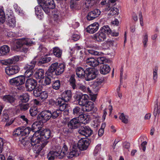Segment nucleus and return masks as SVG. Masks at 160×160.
I'll list each match as a JSON object with an SVG mask.
<instances>
[{
	"label": "nucleus",
	"mask_w": 160,
	"mask_h": 160,
	"mask_svg": "<svg viewBox=\"0 0 160 160\" xmlns=\"http://www.w3.org/2000/svg\"><path fill=\"white\" fill-rule=\"evenodd\" d=\"M34 44V42L31 39L28 38H22L18 39L16 42L15 50L17 51L23 52L26 53L28 51V48L24 47V45L31 46Z\"/></svg>",
	"instance_id": "obj_1"
},
{
	"label": "nucleus",
	"mask_w": 160,
	"mask_h": 160,
	"mask_svg": "<svg viewBox=\"0 0 160 160\" xmlns=\"http://www.w3.org/2000/svg\"><path fill=\"white\" fill-rule=\"evenodd\" d=\"M40 133L44 142H46L47 144L48 142L47 140L50 138L51 136V132L50 130L48 129H45L41 131Z\"/></svg>",
	"instance_id": "obj_16"
},
{
	"label": "nucleus",
	"mask_w": 160,
	"mask_h": 160,
	"mask_svg": "<svg viewBox=\"0 0 160 160\" xmlns=\"http://www.w3.org/2000/svg\"><path fill=\"white\" fill-rule=\"evenodd\" d=\"M80 124L78 117H77L72 119L68 123V126L69 128L74 129L79 127Z\"/></svg>",
	"instance_id": "obj_14"
},
{
	"label": "nucleus",
	"mask_w": 160,
	"mask_h": 160,
	"mask_svg": "<svg viewBox=\"0 0 160 160\" xmlns=\"http://www.w3.org/2000/svg\"><path fill=\"white\" fill-rule=\"evenodd\" d=\"M31 130L30 128L29 127L25 128L23 130H22V137L28 134L30 132Z\"/></svg>",
	"instance_id": "obj_59"
},
{
	"label": "nucleus",
	"mask_w": 160,
	"mask_h": 160,
	"mask_svg": "<svg viewBox=\"0 0 160 160\" xmlns=\"http://www.w3.org/2000/svg\"><path fill=\"white\" fill-rule=\"evenodd\" d=\"M9 47L7 45H4L0 47V56L5 55L9 53Z\"/></svg>",
	"instance_id": "obj_29"
},
{
	"label": "nucleus",
	"mask_w": 160,
	"mask_h": 160,
	"mask_svg": "<svg viewBox=\"0 0 160 160\" xmlns=\"http://www.w3.org/2000/svg\"><path fill=\"white\" fill-rule=\"evenodd\" d=\"M112 4H109L106 7V10L107 11L110 10V13H109V14L112 15L118 14L119 13L118 9L117 8H112Z\"/></svg>",
	"instance_id": "obj_26"
},
{
	"label": "nucleus",
	"mask_w": 160,
	"mask_h": 160,
	"mask_svg": "<svg viewBox=\"0 0 160 160\" xmlns=\"http://www.w3.org/2000/svg\"><path fill=\"white\" fill-rule=\"evenodd\" d=\"M101 11L98 9H95L88 13L87 16L88 20L90 21L98 17L101 14Z\"/></svg>",
	"instance_id": "obj_13"
},
{
	"label": "nucleus",
	"mask_w": 160,
	"mask_h": 160,
	"mask_svg": "<svg viewBox=\"0 0 160 160\" xmlns=\"http://www.w3.org/2000/svg\"><path fill=\"white\" fill-rule=\"evenodd\" d=\"M30 113L32 116H34L36 115L38 113V111L37 107H32L29 110Z\"/></svg>",
	"instance_id": "obj_43"
},
{
	"label": "nucleus",
	"mask_w": 160,
	"mask_h": 160,
	"mask_svg": "<svg viewBox=\"0 0 160 160\" xmlns=\"http://www.w3.org/2000/svg\"><path fill=\"white\" fill-rule=\"evenodd\" d=\"M1 62L2 64L5 65H9L13 63L11 58L2 60Z\"/></svg>",
	"instance_id": "obj_55"
},
{
	"label": "nucleus",
	"mask_w": 160,
	"mask_h": 160,
	"mask_svg": "<svg viewBox=\"0 0 160 160\" xmlns=\"http://www.w3.org/2000/svg\"><path fill=\"white\" fill-rule=\"evenodd\" d=\"M78 88L82 90V91L87 92H91V91L90 90L89 88L88 87L87 88L85 86H84L82 85V84H80V85L79 86Z\"/></svg>",
	"instance_id": "obj_56"
},
{
	"label": "nucleus",
	"mask_w": 160,
	"mask_h": 160,
	"mask_svg": "<svg viewBox=\"0 0 160 160\" xmlns=\"http://www.w3.org/2000/svg\"><path fill=\"white\" fill-rule=\"evenodd\" d=\"M20 68L17 65H15L13 66H10L9 67H7L5 70H19Z\"/></svg>",
	"instance_id": "obj_61"
},
{
	"label": "nucleus",
	"mask_w": 160,
	"mask_h": 160,
	"mask_svg": "<svg viewBox=\"0 0 160 160\" xmlns=\"http://www.w3.org/2000/svg\"><path fill=\"white\" fill-rule=\"evenodd\" d=\"M78 145L80 150H86L89 144V140L87 138H83L80 139L78 142Z\"/></svg>",
	"instance_id": "obj_10"
},
{
	"label": "nucleus",
	"mask_w": 160,
	"mask_h": 160,
	"mask_svg": "<svg viewBox=\"0 0 160 160\" xmlns=\"http://www.w3.org/2000/svg\"><path fill=\"white\" fill-rule=\"evenodd\" d=\"M60 82L59 80L55 81L52 84V88L54 89L58 90L60 87Z\"/></svg>",
	"instance_id": "obj_44"
},
{
	"label": "nucleus",
	"mask_w": 160,
	"mask_h": 160,
	"mask_svg": "<svg viewBox=\"0 0 160 160\" xmlns=\"http://www.w3.org/2000/svg\"><path fill=\"white\" fill-rule=\"evenodd\" d=\"M51 60V58L50 57H48L46 56H45V57L42 58L40 59L38 64L39 65H40L42 64L48 62Z\"/></svg>",
	"instance_id": "obj_37"
},
{
	"label": "nucleus",
	"mask_w": 160,
	"mask_h": 160,
	"mask_svg": "<svg viewBox=\"0 0 160 160\" xmlns=\"http://www.w3.org/2000/svg\"><path fill=\"white\" fill-rule=\"evenodd\" d=\"M77 76L80 78H83L86 76V72L84 71H76Z\"/></svg>",
	"instance_id": "obj_51"
},
{
	"label": "nucleus",
	"mask_w": 160,
	"mask_h": 160,
	"mask_svg": "<svg viewBox=\"0 0 160 160\" xmlns=\"http://www.w3.org/2000/svg\"><path fill=\"white\" fill-rule=\"evenodd\" d=\"M19 141L22 146L26 149L29 148L31 146V142L28 140V138L24 136L20 137Z\"/></svg>",
	"instance_id": "obj_21"
},
{
	"label": "nucleus",
	"mask_w": 160,
	"mask_h": 160,
	"mask_svg": "<svg viewBox=\"0 0 160 160\" xmlns=\"http://www.w3.org/2000/svg\"><path fill=\"white\" fill-rule=\"evenodd\" d=\"M53 19L57 22L59 23L61 21L60 14L59 13L54 14L53 15Z\"/></svg>",
	"instance_id": "obj_60"
},
{
	"label": "nucleus",
	"mask_w": 160,
	"mask_h": 160,
	"mask_svg": "<svg viewBox=\"0 0 160 160\" xmlns=\"http://www.w3.org/2000/svg\"><path fill=\"white\" fill-rule=\"evenodd\" d=\"M25 81L24 77L21 75L10 79L9 83L11 85L18 86L23 84Z\"/></svg>",
	"instance_id": "obj_8"
},
{
	"label": "nucleus",
	"mask_w": 160,
	"mask_h": 160,
	"mask_svg": "<svg viewBox=\"0 0 160 160\" xmlns=\"http://www.w3.org/2000/svg\"><path fill=\"white\" fill-rule=\"evenodd\" d=\"M100 32L103 33H107L108 34H109L111 32V30L108 25L104 26L102 27L99 30Z\"/></svg>",
	"instance_id": "obj_42"
},
{
	"label": "nucleus",
	"mask_w": 160,
	"mask_h": 160,
	"mask_svg": "<svg viewBox=\"0 0 160 160\" xmlns=\"http://www.w3.org/2000/svg\"><path fill=\"white\" fill-rule=\"evenodd\" d=\"M63 71H47L46 72V75L50 77H53L54 74L56 76L61 74Z\"/></svg>",
	"instance_id": "obj_33"
},
{
	"label": "nucleus",
	"mask_w": 160,
	"mask_h": 160,
	"mask_svg": "<svg viewBox=\"0 0 160 160\" xmlns=\"http://www.w3.org/2000/svg\"><path fill=\"white\" fill-rule=\"evenodd\" d=\"M78 117L81 124H86L88 123L91 119L90 115L87 114H82Z\"/></svg>",
	"instance_id": "obj_20"
},
{
	"label": "nucleus",
	"mask_w": 160,
	"mask_h": 160,
	"mask_svg": "<svg viewBox=\"0 0 160 160\" xmlns=\"http://www.w3.org/2000/svg\"><path fill=\"white\" fill-rule=\"evenodd\" d=\"M99 26L98 22H96L92 24L86 28V31L90 33H93L98 31Z\"/></svg>",
	"instance_id": "obj_17"
},
{
	"label": "nucleus",
	"mask_w": 160,
	"mask_h": 160,
	"mask_svg": "<svg viewBox=\"0 0 160 160\" xmlns=\"http://www.w3.org/2000/svg\"><path fill=\"white\" fill-rule=\"evenodd\" d=\"M33 77L37 79L43 78L44 72V71H33Z\"/></svg>",
	"instance_id": "obj_32"
},
{
	"label": "nucleus",
	"mask_w": 160,
	"mask_h": 160,
	"mask_svg": "<svg viewBox=\"0 0 160 160\" xmlns=\"http://www.w3.org/2000/svg\"><path fill=\"white\" fill-rule=\"evenodd\" d=\"M73 114L75 116L81 115L82 114V110L79 107L77 106L73 109Z\"/></svg>",
	"instance_id": "obj_41"
},
{
	"label": "nucleus",
	"mask_w": 160,
	"mask_h": 160,
	"mask_svg": "<svg viewBox=\"0 0 160 160\" xmlns=\"http://www.w3.org/2000/svg\"><path fill=\"white\" fill-rule=\"evenodd\" d=\"M86 72L87 80L90 81L95 78L98 75L99 71H84Z\"/></svg>",
	"instance_id": "obj_18"
},
{
	"label": "nucleus",
	"mask_w": 160,
	"mask_h": 160,
	"mask_svg": "<svg viewBox=\"0 0 160 160\" xmlns=\"http://www.w3.org/2000/svg\"><path fill=\"white\" fill-rule=\"evenodd\" d=\"M14 7L16 12L19 15L22 16L23 15L24 12L20 7H19L16 4L14 5Z\"/></svg>",
	"instance_id": "obj_45"
},
{
	"label": "nucleus",
	"mask_w": 160,
	"mask_h": 160,
	"mask_svg": "<svg viewBox=\"0 0 160 160\" xmlns=\"http://www.w3.org/2000/svg\"><path fill=\"white\" fill-rule=\"evenodd\" d=\"M61 113L60 111L58 109L54 111L51 112V117L53 118H56L59 116Z\"/></svg>",
	"instance_id": "obj_53"
},
{
	"label": "nucleus",
	"mask_w": 160,
	"mask_h": 160,
	"mask_svg": "<svg viewBox=\"0 0 160 160\" xmlns=\"http://www.w3.org/2000/svg\"><path fill=\"white\" fill-rule=\"evenodd\" d=\"M106 38V35L104 33L99 31L98 32L94 35V39L96 41L101 42L105 40Z\"/></svg>",
	"instance_id": "obj_19"
},
{
	"label": "nucleus",
	"mask_w": 160,
	"mask_h": 160,
	"mask_svg": "<svg viewBox=\"0 0 160 160\" xmlns=\"http://www.w3.org/2000/svg\"><path fill=\"white\" fill-rule=\"evenodd\" d=\"M104 82V79L102 78L97 79L91 86L93 90L96 92L101 87L102 84Z\"/></svg>",
	"instance_id": "obj_15"
},
{
	"label": "nucleus",
	"mask_w": 160,
	"mask_h": 160,
	"mask_svg": "<svg viewBox=\"0 0 160 160\" xmlns=\"http://www.w3.org/2000/svg\"><path fill=\"white\" fill-rule=\"evenodd\" d=\"M119 118L123 122L125 123H128V117L127 116H125L123 113H122L121 114L119 117Z\"/></svg>",
	"instance_id": "obj_46"
},
{
	"label": "nucleus",
	"mask_w": 160,
	"mask_h": 160,
	"mask_svg": "<svg viewBox=\"0 0 160 160\" xmlns=\"http://www.w3.org/2000/svg\"><path fill=\"white\" fill-rule=\"evenodd\" d=\"M81 135L88 137L92 134V131L88 126L81 127L78 131Z\"/></svg>",
	"instance_id": "obj_12"
},
{
	"label": "nucleus",
	"mask_w": 160,
	"mask_h": 160,
	"mask_svg": "<svg viewBox=\"0 0 160 160\" xmlns=\"http://www.w3.org/2000/svg\"><path fill=\"white\" fill-rule=\"evenodd\" d=\"M38 3H40L42 9L47 14L50 12V10L55 7L53 0H37Z\"/></svg>",
	"instance_id": "obj_3"
},
{
	"label": "nucleus",
	"mask_w": 160,
	"mask_h": 160,
	"mask_svg": "<svg viewBox=\"0 0 160 160\" xmlns=\"http://www.w3.org/2000/svg\"><path fill=\"white\" fill-rule=\"evenodd\" d=\"M47 145L46 142H43V143H39L33 145V151L35 153H38L42 150V148Z\"/></svg>",
	"instance_id": "obj_25"
},
{
	"label": "nucleus",
	"mask_w": 160,
	"mask_h": 160,
	"mask_svg": "<svg viewBox=\"0 0 160 160\" xmlns=\"http://www.w3.org/2000/svg\"><path fill=\"white\" fill-rule=\"evenodd\" d=\"M68 105L64 102L59 106L58 110H59L61 112V111H63L65 109L68 108Z\"/></svg>",
	"instance_id": "obj_62"
},
{
	"label": "nucleus",
	"mask_w": 160,
	"mask_h": 160,
	"mask_svg": "<svg viewBox=\"0 0 160 160\" xmlns=\"http://www.w3.org/2000/svg\"><path fill=\"white\" fill-rule=\"evenodd\" d=\"M96 3L95 0H86L84 7L87 9H89L91 8Z\"/></svg>",
	"instance_id": "obj_34"
},
{
	"label": "nucleus",
	"mask_w": 160,
	"mask_h": 160,
	"mask_svg": "<svg viewBox=\"0 0 160 160\" xmlns=\"http://www.w3.org/2000/svg\"><path fill=\"white\" fill-rule=\"evenodd\" d=\"M2 99L4 101L9 102L13 105H16L17 103L16 99L13 96L10 95L4 96Z\"/></svg>",
	"instance_id": "obj_23"
},
{
	"label": "nucleus",
	"mask_w": 160,
	"mask_h": 160,
	"mask_svg": "<svg viewBox=\"0 0 160 160\" xmlns=\"http://www.w3.org/2000/svg\"><path fill=\"white\" fill-rule=\"evenodd\" d=\"M42 123L39 121H37L33 123L32 126V129L33 132L40 133L42 128Z\"/></svg>",
	"instance_id": "obj_24"
},
{
	"label": "nucleus",
	"mask_w": 160,
	"mask_h": 160,
	"mask_svg": "<svg viewBox=\"0 0 160 160\" xmlns=\"http://www.w3.org/2000/svg\"><path fill=\"white\" fill-rule=\"evenodd\" d=\"M65 145L67 148V152L65 153V156H67L68 158H71L73 157H77L78 156L79 154L80 151L79 149L76 144H73L72 146V148L70 150V152H68V147L65 144Z\"/></svg>",
	"instance_id": "obj_4"
},
{
	"label": "nucleus",
	"mask_w": 160,
	"mask_h": 160,
	"mask_svg": "<svg viewBox=\"0 0 160 160\" xmlns=\"http://www.w3.org/2000/svg\"><path fill=\"white\" fill-rule=\"evenodd\" d=\"M44 141L41 138L40 133L38 132H35L33 134L31 139V145H36L39 143H43Z\"/></svg>",
	"instance_id": "obj_9"
},
{
	"label": "nucleus",
	"mask_w": 160,
	"mask_h": 160,
	"mask_svg": "<svg viewBox=\"0 0 160 160\" xmlns=\"http://www.w3.org/2000/svg\"><path fill=\"white\" fill-rule=\"evenodd\" d=\"M130 146V144L128 142H124L123 143V147L125 151L126 152L129 151V148Z\"/></svg>",
	"instance_id": "obj_63"
},
{
	"label": "nucleus",
	"mask_w": 160,
	"mask_h": 160,
	"mask_svg": "<svg viewBox=\"0 0 160 160\" xmlns=\"http://www.w3.org/2000/svg\"><path fill=\"white\" fill-rule=\"evenodd\" d=\"M75 75H72L70 77L69 80V82L70 84L74 89H75L76 88V85L75 84L76 80L75 78Z\"/></svg>",
	"instance_id": "obj_40"
},
{
	"label": "nucleus",
	"mask_w": 160,
	"mask_h": 160,
	"mask_svg": "<svg viewBox=\"0 0 160 160\" xmlns=\"http://www.w3.org/2000/svg\"><path fill=\"white\" fill-rule=\"evenodd\" d=\"M37 84L36 80L32 78L28 79L26 82V88L28 91H31L35 88Z\"/></svg>",
	"instance_id": "obj_11"
},
{
	"label": "nucleus",
	"mask_w": 160,
	"mask_h": 160,
	"mask_svg": "<svg viewBox=\"0 0 160 160\" xmlns=\"http://www.w3.org/2000/svg\"><path fill=\"white\" fill-rule=\"evenodd\" d=\"M53 53L56 57L59 58L61 56L62 50L58 47H55L53 48Z\"/></svg>",
	"instance_id": "obj_39"
},
{
	"label": "nucleus",
	"mask_w": 160,
	"mask_h": 160,
	"mask_svg": "<svg viewBox=\"0 0 160 160\" xmlns=\"http://www.w3.org/2000/svg\"><path fill=\"white\" fill-rule=\"evenodd\" d=\"M20 99L22 102H28L29 100V95L27 93L23 94L21 96Z\"/></svg>",
	"instance_id": "obj_47"
},
{
	"label": "nucleus",
	"mask_w": 160,
	"mask_h": 160,
	"mask_svg": "<svg viewBox=\"0 0 160 160\" xmlns=\"http://www.w3.org/2000/svg\"><path fill=\"white\" fill-rule=\"evenodd\" d=\"M83 106H84V110L88 112L93 109L94 107V104L92 102L88 101Z\"/></svg>",
	"instance_id": "obj_30"
},
{
	"label": "nucleus",
	"mask_w": 160,
	"mask_h": 160,
	"mask_svg": "<svg viewBox=\"0 0 160 160\" xmlns=\"http://www.w3.org/2000/svg\"><path fill=\"white\" fill-rule=\"evenodd\" d=\"M154 112L156 115L160 113V99L158 100L155 104Z\"/></svg>",
	"instance_id": "obj_35"
},
{
	"label": "nucleus",
	"mask_w": 160,
	"mask_h": 160,
	"mask_svg": "<svg viewBox=\"0 0 160 160\" xmlns=\"http://www.w3.org/2000/svg\"><path fill=\"white\" fill-rule=\"evenodd\" d=\"M67 150V148L65 145H63L62 149L59 146H57L54 151H50L49 152L47 158L49 160H53L56 157L62 159L65 156Z\"/></svg>",
	"instance_id": "obj_2"
},
{
	"label": "nucleus",
	"mask_w": 160,
	"mask_h": 160,
	"mask_svg": "<svg viewBox=\"0 0 160 160\" xmlns=\"http://www.w3.org/2000/svg\"><path fill=\"white\" fill-rule=\"evenodd\" d=\"M6 21L8 25L11 27H14L16 25V21L12 11H8L7 13Z\"/></svg>",
	"instance_id": "obj_7"
},
{
	"label": "nucleus",
	"mask_w": 160,
	"mask_h": 160,
	"mask_svg": "<svg viewBox=\"0 0 160 160\" xmlns=\"http://www.w3.org/2000/svg\"><path fill=\"white\" fill-rule=\"evenodd\" d=\"M2 121L3 122H6L8 121L9 120V117L8 114L5 112H3L1 116Z\"/></svg>",
	"instance_id": "obj_52"
},
{
	"label": "nucleus",
	"mask_w": 160,
	"mask_h": 160,
	"mask_svg": "<svg viewBox=\"0 0 160 160\" xmlns=\"http://www.w3.org/2000/svg\"><path fill=\"white\" fill-rule=\"evenodd\" d=\"M5 20V16L4 11L2 9H0V22L3 23Z\"/></svg>",
	"instance_id": "obj_49"
},
{
	"label": "nucleus",
	"mask_w": 160,
	"mask_h": 160,
	"mask_svg": "<svg viewBox=\"0 0 160 160\" xmlns=\"http://www.w3.org/2000/svg\"><path fill=\"white\" fill-rule=\"evenodd\" d=\"M87 64L93 67H96L98 65V62L97 60L93 58H90L87 59L86 61Z\"/></svg>",
	"instance_id": "obj_31"
},
{
	"label": "nucleus",
	"mask_w": 160,
	"mask_h": 160,
	"mask_svg": "<svg viewBox=\"0 0 160 160\" xmlns=\"http://www.w3.org/2000/svg\"><path fill=\"white\" fill-rule=\"evenodd\" d=\"M51 112L49 110H45L42 111L39 114L37 118L43 124L48 120L51 117Z\"/></svg>",
	"instance_id": "obj_5"
},
{
	"label": "nucleus",
	"mask_w": 160,
	"mask_h": 160,
	"mask_svg": "<svg viewBox=\"0 0 160 160\" xmlns=\"http://www.w3.org/2000/svg\"><path fill=\"white\" fill-rule=\"evenodd\" d=\"M76 100L78 102V104L83 106L88 101L89 96L87 94H78L74 97Z\"/></svg>",
	"instance_id": "obj_6"
},
{
	"label": "nucleus",
	"mask_w": 160,
	"mask_h": 160,
	"mask_svg": "<svg viewBox=\"0 0 160 160\" xmlns=\"http://www.w3.org/2000/svg\"><path fill=\"white\" fill-rule=\"evenodd\" d=\"M36 62V61L33 60L29 64L26 65L24 67V69L26 70H32L35 66Z\"/></svg>",
	"instance_id": "obj_38"
},
{
	"label": "nucleus",
	"mask_w": 160,
	"mask_h": 160,
	"mask_svg": "<svg viewBox=\"0 0 160 160\" xmlns=\"http://www.w3.org/2000/svg\"><path fill=\"white\" fill-rule=\"evenodd\" d=\"M22 129L20 128H18L14 130L13 132V135L16 136L21 135L22 137Z\"/></svg>",
	"instance_id": "obj_54"
},
{
	"label": "nucleus",
	"mask_w": 160,
	"mask_h": 160,
	"mask_svg": "<svg viewBox=\"0 0 160 160\" xmlns=\"http://www.w3.org/2000/svg\"><path fill=\"white\" fill-rule=\"evenodd\" d=\"M48 96V93L46 91H43L41 92L39 97L42 100L46 99Z\"/></svg>",
	"instance_id": "obj_57"
},
{
	"label": "nucleus",
	"mask_w": 160,
	"mask_h": 160,
	"mask_svg": "<svg viewBox=\"0 0 160 160\" xmlns=\"http://www.w3.org/2000/svg\"><path fill=\"white\" fill-rule=\"evenodd\" d=\"M101 150V144H98L95 147L94 151V154L96 155L99 153Z\"/></svg>",
	"instance_id": "obj_50"
},
{
	"label": "nucleus",
	"mask_w": 160,
	"mask_h": 160,
	"mask_svg": "<svg viewBox=\"0 0 160 160\" xmlns=\"http://www.w3.org/2000/svg\"><path fill=\"white\" fill-rule=\"evenodd\" d=\"M20 108L22 111H26L29 108V105L28 103L21 104L19 105Z\"/></svg>",
	"instance_id": "obj_58"
},
{
	"label": "nucleus",
	"mask_w": 160,
	"mask_h": 160,
	"mask_svg": "<svg viewBox=\"0 0 160 160\" xmlns=\"http://www.w3.org/2000/svg\"><path fill=\"white\" fill-rule=\"evenodd\" d=\"M110 67L108 64H102L100 66V70H110Z\"/></svg>",
	"instance_id": "obj_64"
},
{
	"label": "nucleus",
	"mask_w": 160,
	"mask_h": 160,
	"mask_svg": "<svg viewBox=\"0 0 160 160\" xmlns=\"http://www.w3.org/2000/svg\"><path fill=\"white\" fill-rule=\"evenodd\" d=\"M64 63L55 62L51 64L48 70H61L64 69Z\"/></svg>",
	"instance_id": "obj_22"
},
{
	"label": "nucleus",
	"mask_w": 160,
	"mask_h": 160,
	"mask_svg": "<svg viewBox=\"0 0 160 160\" xmlns=\"http://www.w3.org/2000/svg\"><path fill=\"white\" fill-rule=\"evenodd\" d=\"M39 4H40L39 6H37L35 8V13L38 18L40 19H41L43 17V12L42 10V7L41 6L40 3Z\"/></svg>",
	"instance_id": "obj_27"
},
{
	"label": "nucleus",
	"mask_w": 160,
	"mask_h": 160,
	"mask_svg": "<svg viewBox=\"0 0 160 160\" xmlns=\"http://www.w3.org/2000/svg\"><path fill=\"white\" fill-rule=\"evenodd\" d=\"M71 92L69 90L64 91L61 95V97L66 102H68L71 98Z\"/></svg>",
	"instance_id": "obj_28"
},
{
	"label": "nucleus",
	"mask_w": 160,
	"mask_h": 160,
	"mask_svg": "<svg viewBox=\"0 0 160 160\" xmlns=\"http://www.w3.org/2000/svg\"><path fill=\"white\" fill-rule=\"evenodd\" d=\"M52 77L48 76L46 75L45 74V78H44V82L43 84L45 85H49L51 82V79L50 78Z\"/></svg>",
	"instance_id": "obj_48"
},
{
	"label": "nucleus",
	"mask_w": 160,
	"mask_h": 160,
	"mask_svg": "<svg viewBox=\"0 0 160 160\" xmlns=\"http://www.w3.org/2000/svg\"><path fill=\"white\" fill-rule=\"evenodd\" d=\"M142 42L143 47H146L147 46V43L148 41V34L147 32H145L142 36Z\"/></svg>",
	"instance_id": "obj_36"
}]
</instances>
